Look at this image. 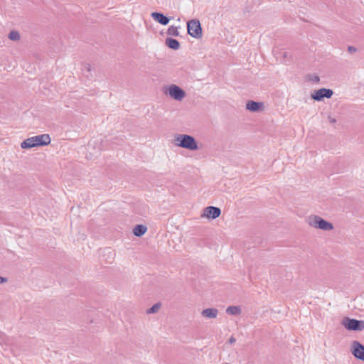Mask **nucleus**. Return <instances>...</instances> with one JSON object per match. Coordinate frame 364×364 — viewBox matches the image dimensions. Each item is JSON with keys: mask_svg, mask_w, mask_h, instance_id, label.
Wrapping results in <instances>:
<instances>
[{"mask_svg": "<svg viewBox=\"0 0 364 364\" xmlns=\"http://www.w3.org/2000/svg\"><path fill=\"white\" fill-rule=\"evenodd\" d=\"M162 92L165 96L176 102H182L186 97L185 90L176 84H169L164 86Z\"/></svg>", "mask_w": 364, "mask_h": 364, "instance_id": "4", "label": "nucleus"}, {"mask_svg": "<svg viewBox=\"0 0 364 364\" xmlns=\"http://www.w3.org/2000/svg\"><path fill=\"white\" fill-rule=\"evenodd\" d=\"M160 307H161V304L159 303L155 304L154 305H153L150 309H149L146 311V313L149 314H154L159 310Z\"/></svg>", "mask_w": 364, "mask_h": 364, "instance_id": "18", "label": "nucleus"}, {"mask_svg": "<svg viewBox=\"0 0 364 364\" xmlns=\"http://www.w3.org/2000/svg\"><path fill=\"white\" fill-rule=\"evenodd\" d=\"M221 215V210L218 207L208 206L203 210L200 217L203 219L213 220Z\"/></svg>", "mask_w": 364, "mask_h": 364, "instance_id": "8", "label": "nucleus"}, {"mask_svg": "<svg viewBox=\"0 0 364 364\" xmlns=\"http://www.w3.org/2000/svg\"><path fill=\"white\" fill-rule=\"evenodd\" d=\"M245 109L251 112H262L265 109L263 102L249 100L245 104Z\"/></svg>", "mask_w": 364, "mask_h": 364, "instance_id": "10", "label": "nucleus"}, {"mask_svg": "<svg viewBox=\"0 0 364 364\" xmlns=\"http://www.w3.org/2000/svg\"><path fill=\"white\" fill-rule=\"evenodd\" d=\"M187 33L193 38L199 40L203 37V29L200 21L193 18L187 21Z\"/></svg>", "mask_w": 364, "mask_h": 364, "instance_id": "5", "label": "nucleus"}, {"mask_svg": "<svg viewBox=\"0 0 364 364\" xmlns=\"http://www.w3.org/2000/svg\"><path fill=\"white\" fill-rule=\"evenodd\" d=\"M147 231V227L145 225H136L133 228V234L136 237H141Z\"/></svg>", "mask_w": 364, "mask_h": 364, "instance_id": "13", "label": "nucleus"}, {"mask_svg": "<svg viewBox=\"0 0 364 364\" xmlns=\"http://www.w3.org/2000/svg\"><path fill=\"white\" fill-rule=\"evenodd\" d=\"M328 121L331 124H335L336 122V119L333 117H329Z\"/></svg>", "mask_w": 364, "mask_h": 364, "instance_id": "21", "label": "nucleus"}, {"mask_svg": "<svg viewBox=\"0 0 364 364\" xmlns=\"http://www.w3.org/2000/svg\"><path fill=\"white\" fill-rule=\"evenodd\" d=\"M166 45L171 49L178 50L180 48L179 42L174 38H166Z\"/></svg>", "mask_w": 364, "mask_h": 364, "instance_id": "15", "label": "nucleus"}, {"mask_svg": "<svg viewBox=\"0 0 364 364\" xmlns=\"http://www.w3.org/2000/svg\"><path fill=\"white\" fill-rule=\"evenodd\" d=\"M218 309L215 307L204 309L200 313L202 317L207 319H215L218 317Z\"/></svg>", "mask_w": 364, "mask_h": 364, "instance_id": "11", "label": "nucleus"}, {"mask_svg": "<svg viewBox=\"0 0 364 364\" xmlns=\"http://www.w3.org/2000/svg\"><path fill=\"white\" fill-rule=\"evenodd\" d=\"M8 279L6 277H0V284L7 282Z\"/></svg>", "mask_w": 364, "mask_h": 364, "instance_id": "20", "label": "nucleus"}, {"mask_svg": "<svg viewBox=\"0 0 364 364\" xmlns=\"http://www.w3.org/2000/svg\"><path fill=\"white\" fill-rule=\"evenodd\" d=\"M341 325L348 331H361L364 330V321L345 317L341 321Z\"/></svg>", "mask_w": 364, "mask_h": 364, "instance_id": "6", "label": "nucleus"}, {"mask_svg": "<svg viewBox=\"0 0 364 364\" xmlns=\"http://www.w3.org/2000/svg\"><path fill=\"white\" fill-rule=\"evenodd\" d=\"M333 95V91L329 88H320L314 90L311 94L312 100L316 102H321L324 99H330Z\"/></svg>", "mask_w": 364, "mask_h": 364, "instance_id": "7", "label": "nucleus"}, {"mask_svg": "<svg viewBox=\"0 0 364 364\" xmlns=\"http://www.w3.org/2000/svg\"><path fill=\"white\" fill-rule=\"evenodd\" d=\"M171 144L177 148L190 151H196L200 148L198 140L193 136L188 134H174L171 139Z\"/></svg>", "mask_w": 364, "mask_h": 364, "instance_id": "1", "label": "nucleus"}, {"mask_svg": "<svg viewBox=\"0 0 364 364\" xmlns=\"http://www.w3.org/2000/svg\"><path fill=\"white\" fill-rule=\"evenodd\" d=\"M180 26L171 25L167 29V34L171 36L177 37L180 35Z\"/></svg>", "mask_w": 364, "mask_h": 364, "instance_id": "16", "label": "nucleus"}, {"mask_svg": "<svg viewBox=\"0 0 364 364\" xmlns=\"http://www.w3.org/2000/svg\"><path fill=\"white\" fill-rule=\"evenodd\" d=\"M154 21L163 26H166L169 23L170 19L164 14L160 12H153L151 14Z\"/></svg>", "mask_w": 364, "mask_h": 364, "instance_id": "12", "label": "nucleus"}, {"mask_svg": "<svg viewBox=\"0 0 364 364\" xmlns=\"http://www.w3.org/2000/svg\"><path fill=\"white\" fill-rule=\"evenodd\" d=\"M306 222L310 228L323 231H331L334 228L332 223L323 219L318 215H309L306 219Z\"/></svg>", "mask_w": 364, "mask_h": 364, "instance_id": "3", "label": "nucleus"}, {"mask_svg": "<svg viewBox=\"0 0 364 364\" xmlns=\"http://www.w3.org/2000/svg\"><path fill=\"white\" fill-rule=\"evenodd\" d=\"M51 138L48 134H43L33 136L23 140L20 146L22 149H31L50 144Z\"/></svg>", "mask_w": 364, "mask_h": 364, "instance_id": "2", "label": "nucleus"}, {"mask_svg": "<svg viewBox=\"0 0 364 364\" xmlns=\"http://www.w3.org/2000/svg\"><path fill=\"white\" fill-rule=\"evenodd\" d=\"M348 51L350 53L353 54V53H355L357 52V48L355 47H354V46H348Z\"/></svg>", "mask_w": 364, "mask_h": 364, "instance_id": "19", "label": "nucleus"}, {"mask_svg": "<svg viewBox=\"0 0 364 364\" xmlns=\"http://www.w3.org/2000/svg\"><path fill=\"white\" fill-rule=\"evenodd\" d=\"M350 352L355 358L364 361V346L360 342L356 341L352 342Z\"/></svg>", "mask_w": 364, "mask_h": 364, "instance_id": "9", "label": "nucleus"}, {"mask_svg": "<svg viewBox=\"0 0 364 364\" xmlns=\"http://www.w3.org/2000/svg\"><path fill=\"white\" fill-rule=\"evenodd\" d=\"M8 37L11 41H18L21 38V35L18 31L13 30L9 32Z\"/></svg>", "mask_w": 364, "mask_h": 364, "instance_id": "17", "label": "nucleus"}, {"mask_svg": "<svg viewBox=\"0 0 364 364\" xmlns=\"http://www.w3.org/2000/svg\"><path fill=\"white\" fill-rule=\"evenodd\" d=\"M226 313L232 316H240L242 313L241 307L239 306H230L226 309Z\"/></svg>", "mask_w": 364, "mask_h": 364, "instance_id": "14", "label": "nucleus"}]
</instances>
